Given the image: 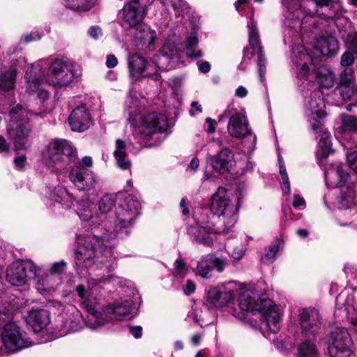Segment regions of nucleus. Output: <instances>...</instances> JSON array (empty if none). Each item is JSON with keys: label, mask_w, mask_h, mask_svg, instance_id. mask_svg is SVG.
<instances>
[{"label": "nucleus", "mask_w": 357, "mask_h": 357, "mask_svg": "<svg viewBox=\"0 0 357 357\" xmlns=\"http://www.w3.org/2000/svg\"><path fill=\"white\" fill-rule=\"evenodd\" d=\"M131 144L130 141L126 143L120 139L116 140V149L114 152V155L116 160L117 165L121 169H128L131 166V162L128 159L126 152V147Z\"/></svg>", "instance_id": "f704fd0d"}, {"label": "nucleus", "mask_w": 357, "mask_h": 357, "mask_svg": "<svg viewBox=\"0 0 357 357\" xmlns=\"http://www.w3.org/2000/svg\"><path fill=\"white\" fill-rule=\"evenodd\" d=\"M310 98L305 102V114L312 130H317L325 117L324 102L318 90H308Z\"/></svg>", "instance_id": "2eb2a0df"}, {"label": "nucleus", "mask_w": 357, "mask_h": 357, "mask_svg": "<svg viewBox=\"0 0 357 357\" xmlns=\"http://www.w3.org/2000/svg\"><path fill=\"white\" fill-rule=\"evenodd\" d=\"M139 50L151 49L156 39V32L144 23L130 31Z\"/></svg>", "instance_id": "aec40b11"}, {"label": "nucleus", "mask_w": 357, "mask_h": 357, "mask_svg": "<svg viewBox=\"0 0 357 357\" xmlns=\"http://www.w3.org/2000/svg\"><path fill=\"white\" fill-rule=\"evenodd\" d=\"M75 165H80L84 168L89 169L93 165V160L90 156H84L82 158L81 162Z\"/></svg>", "instance_id": "bf43d9fd"}, {"label": "nucleus", "mask_w": 357, "mask_h": 357, "mask_svg": "<svg viewBox=\"0 0 357 357\" xmlns=\"http://www.w3.org/2000/svg\"><path fill=\"white\" fill-rule=\"evenodd\" d=\"M295 336H280L273 340L275 348L280 352L286 353L294 347Z\"/></svg>", "instance_id": "a19ab883"}, {"label": "nucleus", "mask_w": 357, "mask_h": 357, "mask_svg": "<svg viewBox=\"0 0 357 357\" xmlns=\"http://www.w3.org/2000/svg\"><path fill=\"white\" fill-rule=\"evenodd\" d=\"M313 47L324 56H332L336 54L339 49L338 42L335 37L324 34L316 39Z\"/></svg>", "instance_id": "c85d7f7f"}, {"label": "nucleus", "mask_w": 357, "mask_h": 357, "mask_svg": "<svg viewBox=\"0 0 357 357\" xmlns=\"http://www.w3.org/2000/svg\"><path fill=\"white\" fill-rule=\"evenodd\" d=\"M357 147V143H354ZM347 160L350 168L357 174V151H352L347 155Z\"/></svg>", "instance_id": "603ef678"}, {"label": "nucleus", "mask_w": 357, "mask_h": 357, "mask_svg": "<svg viewBox=\"0 0 357 357\" xmlns=\"http://www.w3.org/2000/svg\"><path fill=\"white\" fill-rule=\"evenodd\" d=\"M69 124L73 131L84 132L91 124V116L86 105L74 109L68 118Z\"/></svg>", "instance_id": "b1692460"}, {"label": "nucleus", "mask_w": 357, "mask_h": 357, "mask_svg": "<svg viewBox=\"0 0 357 357\" xmlns=\"http://www.w3.org/2000/svg\"><path fill=\"white\" fill-rule=\"evenodd\" d=\"M239 208L238 197L234 196L226 188L219 187L210 199L211 213L222 223L215 226L206 210L199 208L194 213L195 224L188 228L191 240L204 246L211 247L216 235L227 233L235 225Z\"/></svg>", "instance_id": "f03ea898"}, {"label": "nucleus", "mask_w": 357, "mask_h": 357, "mask_svg": "<svg viewBox=\"0 0 357 357\" xmlns=\"http://www.w3.org/2000/svg\"><path fill=\"white\" fill-rule=\"evenodd\" d=\"M342 125L340 127V132L346 135L347 132L357 133V116L344 114L341 115Z\"/></svg>", "instance_id": "ea45409f"}, {"label": "nucleus", "mask_w": 357, "mask_h": 357, "mask_svg": "<svg viewBox=\"0 0 357 357\" xmlns=\"http://www.w3.org/2000/svg\"><path fill=\"white\" fill-rule=\"evenodd\" d=\"M118 64V60L116 57L113 54H109L107 56L106 66L109 68H112L116 66Z\"/></svg>", "instance_id": "e2e57ef3"}, {"label": "nucleus", "mask_w": 357, "mask_h": 357, "mask_svg": "<svg viewBox=\"0 0 357 357\" xmlns=\"http://www.w3.org/2000/svg\"><path fill=\"white\" fill-rule=\"evenodd\" d=\"M188 272V268L183 259H178L174 262L173 275L176 278H184Z\"/></svg>", "instance_id": "09e8293b"}, {"label": "nucleus", "mask_w": 357, "mask_h": 357, "mask_svg": "<svg viewBox=\"0 0 357 357\" xmlns=\"http://www.w3.org/2000/svg\"><path fill=\"white\" fill-rule=\"evenodd\" d=\"M45 196L52 203L61 204L66 208L73 203V196L61 185L47 187Z\"/></svg>", "instance_id": "cd10ccee"}, {"label": "nucleus", "mask_w": 357, "mask_h": 357, "mask_svg": "<svg viewBox=\"0 0 357 357\" xmlns=\"http://www.w3.org/2000/svg\"><path fill=\"white\" fill-rule=\"evenodd\" d=\"M230 254L234 259L238 260L243 256L244 249L243 248H234Z\"/></svg>", "instance_id": "052dcab7"}, {"label": "nucleus", "mask_w": 357, "mask_h": 357, "mask_svg": "<svg viewBox=\"0 0 357 357\" xmlns=\"http://www.w3.org/2000/svg\"><path fill=\"white\" fill-rule=\"evenodd\" d=\"M36 288L41 294L54 291L61 284L62 280L58 276H55L49 271L40 274L39 270L36 268Z\"/></svg>", "instance_id": "393cba45"}, {"label": "nucleus", "mask_w": 357, "mask_h": 357, "mask_svg": "<svg viewBox=\"0 0 357 357\" xmlns=\"http://www.w3.org/2000/svg\"><path fill=\"white\" fill-rule=\"evenodd\" d=\"M354 71L352 68H347L341 73L337 86V90L343 99H350L353 96L357 98V89L354 90Z\"/></svg>", "instance_id": "a878e982"}, {"label": "nucleus", "mask_w": 357, "mask_h": 357, "mask_svg": "<svg viewBox=\"0 0 357 357\" xmlns=\"http://www.w3.org/2000/svg\"><path fill=\"white\" fill-rule=\"evenodd\" d=\"M278 162L282 191L285 194H289L291 192V187L289 176L286 171L284 163L280 156L278 157Z\"/></svg>", "instance_id": "a18cd8bd"}, {"label": "nucleus", "mask_w": 357, "mask_h": 357, "mask_svg": "<svg viewBox=\"0 0 357 357\" xmlns=\"http://www.w3.org/2000/svg\"><path fill=\"white\" fill-rule=\"evenodd\" d=\"M89 32L90 36L94 39H97L101 35V29L98 26H91Z\"/></svg>", "instance_id": "774afa93"}, {"label": "nucleus", "mask_w": 357, "mask_h": 357, "mask_svg": "<svg viewBox=\"0 0 357 357\" xmlns=\"http://www.w3.org/2000/svg\"><path fill=\"white\" fill-rule=\"evenodd\" d=\"M10 151L9 144L3 137L0 136V153H7Z\"/></svg>", "instance_id": "0e129e2a"}, {"label": "nucleus", "mask_w": 357, "mask_h": 357, "mask_svg": "<svg viewBox=\"0 0 357 357\" xmlns=\"http://www.w3.org/2000/svg\"><path fill=\"white\" fill-rule=\"evenodd\" d=\"M291 58L295 66L298 88L306 98L308 90H317L315 81L324 88L333 86L335 74L325 66L315 68L313 60L303 45H292Z\"/></svg>", "instance_id": "39448f33"}, {"label": "nucleus", "mask_w": 357, "mask_h": 357, "mask_svg": "<svg viewBox=\"0 0 357 357\" xmlns=\"http://www.w3.org/2000/svg\"><path fill=\"white\" fill-rule=\"evenodd\" d=\"M66 6L75 11H87L93 6L92 0H65Z\"/></svg>", "instance_id": "c03bdc74"}, {"label": "nucleus", "mask_w": 357, "mask_h": 357, "mask_svg": "<svg viewBox=\"0 0 357 357\" xmlns=\"http://www.w3.org/2000/svg\"><path fill=\"white\" fill-rule=\"evenodd\" d=\"M324 176L327 185L341 188L340 204L342 207L351 208L357 204V179L345 183L349 174L344 169L342 164L332 165L326 170Z\"/></svg>", "instance_id": "0eeeda50"}, {"label": "nucleus", "mask_w": 357, "mask_h": 357, "mask_svg": "<svg viewBox=\"0 0 357 357\" xmlns=\"http://www.w3.org/2000/svg\"><path fill=\"white\" fill-rule=\"evenodd\" d=\"M249 44L252 49L255 51H259V48L262 49L261 45L257 23L253 18H250L248 23Z\"/></svg>", "instance_id": "58836bf2"}, {"label": "nucleus", "mask_w": 357, "mask_h": 357, "mask_svg": "<svg viewBox=\"0 0 357 357\" xmlns=\"http://www.w3.org/2000/svg\"><path fill=\"white\" fill-rule=\"evenodd\" d=\"M300 326L305 335L315 333L321 326V316L314 307L303 308L299 312Z\"/></svg>", "instance_id": "6ab92c4d"}, {"label": "nucleus", "mask_w": 357, "mask_h": 357, "mask_svg": "<svg viewBox=\"0 0 357 357\" xmlns=\"http://www.w3.org/2000/svg\"><path fill=\"white\" fill-rule=\"evenodd\" d=\"M36 275V266L29 261H16L6 270V280L14 286H22Z\"/></svg>", "instance_id": "f3484780"}, {"label": "nucleus", "mask_w": 357, "mask_h": 357, "mask_svg": "<svg viewBox=\"0 0 357 357\" xmlns=\"http://www.w3.org/2000/svg\"><path fill=\"white\" fill-rule=\"evenodd\" d=\"M344 305L348 320L354 331L357 333V288L348 294Z\"/></svg>", "instance_id": "72a5a7b5"}, {"label": "nucleus", "mask_w": 357, "mask_h": 357, "mask_svg": "<svg viewBox=\"0 0 357 357\" xmlns=\"http://www.w3.org/2000/svg\"><path fill=\"white\" fill-rule=\"evenodd\" d=\"M328 352L331 357H349L354 350L351 336H329Z\"/></svg>", "instance_id": "a211bd4d"}, {"label": "nucleus", "mask_w": 357, "mask_h": 357, "mask_svg": "<svg viewBox=\"0 0 357 357\" xmlns=\"http://www.w3.org/2000/svg\"><path fill=\"white\" fill-rule=\"evenodd\" d=\"M112 277V275H103L102 278H91L88 281L86 289L82 284L76 287V291L79 297L82 299L89 312L94 314L96 313V305L98 303L100 300L98 296L101 291L102 284L109 281Z\"/></svg>", "instance_id": "ddd939ff"}, {"label": "nucleus", "mask_w": 357, "mask_h": 357, "mask_svg": "<svg viewBox=\"0 0 357 357\" xmlns=\"http://www.w3.org/2000/svg\"><path fill=\"white\" fill-rule=\"evenodd\" d=\"M284 23L289 27L287 30L289 34L292 29L295 32L299 33L301 37H303L308 31H310L312 33H316L318 29H321V24H322L312 16L305 15L301 8H297L293 10L288 9L285 13Z\"/></svg>", "instance_id": "9b49d317"}, {"label": "nucleus", "mask_w": 357, "mask_h": 357, "mask_svg": "<svg viewBox=\"0 0 357 357\" xmlns=\"http://www.w3.org/2000/svg\"><path fill=\"white\" fill-rule=\"evenodd\" d=\"M50 312L43 307H33L26 317V322L36 333L40 332L50 323Z\"/></svg>", "instance_id": "4be33fe9"}, {"label": "nucleus", "mask_w": 357, "mask_h": 357, "mask_svg": "<svg viewBox=\"0 0 357 357\" xmlns=\"http://www.w3.org/2000/svg\"><path fill=\"white\" fill-rule=\"evenodd\" d=\"M68 178L78 190L83 192L94 190L99 183V178L94 172L80 165L72 167Z\"/></svg>", "instance_id": "dca6fc26"}, {"label": "nucleus", "mask_w": 357, "mask_h": 357, "mask_svg": "<svg viewBox=\"0 0 357 357\" xmlns=\"http://www.w3.org/2000/svg\"><path fill=\"white\" fill-rule=\"evenodd\" d=\"M229 312L240 320H250V316L259 318L261 325L255 320L250 321V326L258 328L261 333L267 330L274 335L277 334L280 328V317L278 308L271 299L259 300L255 293L246 289L243 291L238 299V308H229Z\"/></svg>", "instance_id": "20e7f679"}, {"label": "nucleus", "mask_w": 357, "mask_h": 357, "mask_svg": "<svg viewBox=\"0 0 357 357\" xmlns=\"http://www.w3.org/2000/svg\"><path fill=\"white\" fill-rule=\"evenodd\" d=\"M283 241L280 239H275L268 247V250L261 257V259L266 264L273 263L277 257V254L282 245Z\"/></svg>", "instance_id": "37998d69"}, {"label": "nucleus", "mask_w": 357, "mask_h": 357, "mask_svg": "<svg viewBox=\"0 0 357 357\" xmlns=\"http://www.w3.org/2000/svg\"><path fill=\"white\" fill-rule=\"evenodd\" d=\"M354 61V56L353 54L347 52L342 54L341 57V65L344 67H349L353 64Z\"/></svg>", "instance_id": "864d4df0"}, {"label": "nucleus", "mask_w": 357, "mask_h": 357, "mask_svg": "<svg viewBox=\"0 0 357 357\" xmlns=\"http://www.w3.org/2000/svg\"><path fill=\"white\" fill-rule=\"evenodd\" d=\"M82 75V69L71 59L57 56L41 59L32 64L26 71L24 79L26 91L36 93L45 101L49 98V93L42 87L45 80L54 86H67Z\"/></svg>", "instance_id": "7ed1b4c3"}, {"label": "nucleus", "mask_w": 357, "mask_h": 357, "mask_svg": "<svg viewBox=\"0 0 357 357\" xmlns=\"http://www.w3.org/2000/svg\"><path fill=\"white\" fill-rule=\"evenodd\" d=\"M172 6L176 12V15H181L183 12L186 11L189 6L184 0H171Z\"/></svg>", "instance_id": "3c124183"}, {"label": "nucleus", "mask_w": 357, "mask_h": 357, "mask_svg": "<svg viewBox=\"0 0 357 357\" xmlns=\"http://www.w3.org/2000/svg\"><path fill=\"white\" fill-rule=\"evenodd\" d=\"M153 0H130L121 10V18L129 31L144 24L149 6Z\"/></svg>", "instance_id": "f8f14e48"}, {"label": "nucleus", "mask_w": 357, "mask_h": 357, "mask_svg": "<svg viewBox=\"0 0 357 357\" xmlns=\"http://www.w3.org/2000/svg\"><path fill=\"white\" fill-rule=\"evenodd\" d=\"M133 308V302L125 300L122 302H115L112 308V313L116 319H120L129 316Z\"/></svg>", "instance_id": "c9c22d12"}, {"label": "nucleus", "mask_w": 357, "mask_h": 357, "mask_svg": "<svg viewBox=\"0 0 357 357\" xmlns=\"http://www.w3.org/2000/svg\"><path fill=\"white\" fill-rule=\"evenodd\" d=\"M231 284L229 282L227 285L222 284L211 288L207 293V301L217 307L227 304L234 296L233 289L229 287Z\"/></svg>", "instance_id": "412c9836"}, {"label": "nucleus", "mask_w": 357, "mask_h": 357, "mask_svg": "<svg viewBox=\"0 0 357 357\" xmlns=\"http://www.w3.org/2000/svg\"><path fill=\"white\" fill-rule=\"evenodd\" d=\"M0 336V355L14 353L33 345L47 343L55 340L54 336Z\"/></svg>", "instance_id": "4468645a"}, {"label": "nucleus", "mask_w": 357, "mask_h": 357, "mask_svg": "<svg viewBox=\"0 0 357 357\" xmlns=\"http://www.w3.org/2000/svg\"><path fill=\"white\" fill-rule=\"evenodd\" d=\"M198 44V39L195 33H192L189 36L186 40V54L188 57L192 59H197L202 56V52L201 50H195L196 46Z\"/></svg>", "instance_id": "79ce46f5"}, {"label": "nucleus", "mask_w": 357, "mask_h": 357, "mask_svg": "<svg viewBox=\"0 0 357 357\" xmlns=\"http://www.w3.org/2000/svg\"><path fill=\"white\" fill-rule=\"evenodd\" d=\"M211 70V65L208 61H202L199 63V70L202 73H207Z\"/></svg>", "instance_id": "338daca9"}, {"label": "nucleus", "mask_w": 357, "mask_h": 357, "mask_svg": "<svg viewBox=\"0 0 357 357\" xmlns=\"http://www.w3.org/2000/svg\"><path fill=\"white\" fill-rule=\"evenodd\" d=\"M248 95V90L243 86H239L235 91V96L238 98H243Z\"/></svg>", "instance_id": "69168bd1"}, {"label": "nucleus", "mask_w": 357, "mask_h": 357, "mask_svg": "<svg viewBox=\"0 0 357 357\" xmlns=\"http://www.w3.org/2000/svg\"><path fill=\"white\" fill-rule=\"evenodd\" d=\"M292 204L295 208L302 209L305 208V201L303 197L295 195L294 197V201Z\"/></svg>", "instance_id": "13d9d810"}, {"label": "nucleus", "mask_w": 357, "mask_h": 357, "mask_svg": "<svg viewBox=\"0 0 357 357\" xmlns=\"http://www.w3.org/2000/svg\"><path fill=\"white\" fill-rule=\"evenodd\" d=\"M140 203L133 196H126L119 203L115 211L114 229L101 233L98 227L91 231L77 234V248L75 251L76 269L95 268L109 273L116 266L112 251V240L115 237L127 236L139 215Z\"/></svg>", "instance_id": "f257e3e1"}, {"label": "nucleus", "mask_w": 357, "mask_h": 357, "mask_svg": "<svg viewBox=\"0 0 357 357\" xmlns=\"http://www.w3.org/2000/svg\"><path fill=\"white\" fill-rule=\"evenodd\" d=\"M17 70L14 67H10L0 75V88L4 91H8L14 88Z\"/></svg>", "instance_id": "e433bc0d"}, {"label": "nucleus", "mask_w": 357, "mask_h": 357, "mask_svg": "<svg viewBox=\"0 0 357 357\" xmlns=\"http://www.w3.org/2000/svg\"><path fill=\"white\" fill-rule=\"evenodd\" d=\"M41 36L36 33H31L22 37L21 41L24 40V43H29L33 40H39Z\"/></svg>", "instance_id": "680f3d73"}, {"label": "nucleus", "mask_w": 357, "mask_h": 357, "mask_svg": "<svg viewBox=\"0 0 357 357\" xmlns=\"http://www.w3.org/2000/svg\"><path fill=\"white\" fill-rule=\"evenodd\" d=\"M95 204L89 198L83 199L77 204V213L83 221H91L93 225H100L98 214L94 213Z\"/></svg>", "instance_id": "c756f323"}, {"label": "nucleus", "mask_w": 357, "mask_h": 357, "mask_svg": "<svg viewBox=\"0 0 357 357\" xmlns=\"http://www.w3.org/2000/svg\"><path fill=\"white\" fill-rule=\"evenodd\" d=\"M298 353L299 357H319L317 348L310 339H305L299 344Z\"/></svg>", "instance_id": "4c0bfd02"}, {"label": "nucleus", "mask_w": 357, "mask_h": 357, "mask_svg": "<svg viewBox=\"0 0 357 357\" xmlns=\"http://www.w3.org/2000/svg\"><path fill=\"white\" fill-rule=\"evenodd\" d=\"M345 42L349 45V47L357 51V32L349 33L345 38Z\"/></svg>", "instance_id": "5fc2aeb1"}, {"label": "nucleus", "mask_w": 357, "mask_h": 357, "mask_svg": "<svg viewBox=\"0 0 357 357\" xmlns=\"http://www.w3.org/2000/svg\"><path fill=\"white\" fill-rule=\"evenodd\" d=\"M225 265L224 259L208 255L198 261L195 273L202 278H208L211 276V271L214 268L220 273L225 269Z\"/></svg>", "instance_id": "5701e85b"}, {"label": "nucleus", "mask_w": 357, "mask_h": 357, "mask_svg": "<svg viewBox=\"0 0 357 357\" xmlns=\"http://www.w3.org/2000/svg\"><path fill=\"white\" fill-rule=\"evenodd\" d=\"M0 335H22L20 328L13 321L3 322L0 326Z\"/></svg>", "instance_id": "49530a36"}, {"label": "nucleus", "mask_w": 357, "mask_h": 357, "mask_svg": "<svg viewBox=\"0 0 357 357\" xmlns=\"http://www.w3.org/2000/svg\"><path fill=\"white\" fill-rule=\"evenodd\" d=\"M75 150L66 139H54L42 152V161L52 172H58L70 161Z\"/></svg>", "instance_id": "6e6552de"}, {"label": "nucleus", "mask_w": 357, "mask_h": 357, "mask_svg": "<svg viewBox=\"0 0 357 357\" xmlns=\"http://www.w3.org/2000/svg\"><path fill=\"white\" fill-rule=\"evenodd\" d=\"M32 114L20 105L11 109L9 112L8 133L15 151L26 149L31 146L30 116Z\"/></svg>", "instance_id": "423d86ee"}, {"label": "nucleus", "mask_w": 357, "mask_h": 357, "mask_svg": "<svg viewBox=\"0 0 357 357\" xmlns=\"http://www.w3.org/2000/svg\"><path fill=\"white\" fill-rule=\"evenodd\" d=\"M312 131L317 135L316 138L319 139L317 157L319 159L326 158L332 152L330 133L324 128L323 124L320 125L319 129Z\"/></svg>", "instance_id": "2f4dec72"}, {"label": "nucleus", "mask_w": 357, "mask_h": 357, "mask_svg": "<svg viewBox=\"0 0 357 357\" xmlns=\"http://www.w3.org/2000/svg\"><path fill=\"white\" fill-rule=\"evenodd\" d=\"M26 157L25 155L17 156L14 159L15 168L18 170H23L25 167Z\"/></svg>", "instance_id": "6e6d98bb"}, {"label": "nucleus", "mask_w": 357, "mask_h": 357, "mask_svg": "<svg viewBox=\"0 0 357 357\" xmlns=\"http://www.w3.org/2000/svg\"><path fill=\"white\" fill-rule=\"evenodd\" d=\"M222 118L229 119L227 124V132L229 135L235 138L246 137L250 140L246 144L248 149L249 151L254 150L257 137L252 133L245 116L238 112L233 105H230L220 116V119Z\"/></svg>", "instance_id": "1a4fd4ad"}, {"label": "nucleus", "mask_w": 357, "mask_h": 357, "mask_svg": "<svg viewBox=\"0 0 357 357\" xmlns=\"http://www.w3.org/2000/svg\"><path fill=\"white\" fill-rule=\"evenodd\" d=\"M128 119L135 126L136 131L144 137H149L155 133L164 132L167 128V117L158 112H149L138 116L130 111Z\"/></svg>", "instance_id": "9d476101"}, {"label": "nucleus", "mask_w": 357, "mask_h": 357, "mask_svg": "<svg viewBox=\"0 0 357 357\" xmlns=\"http://www.w3.org/2000/svg\"><path fill=\"white\" fill-rule=\"evenodd\" d=\"M66 261L62 259L59 261H56L52 264V265L48 269L47 271H49L50 273L53 274L55 276H58V278H60L61 280H62L63 275L66 273Z\"/></svg>", "instance_id": "de8ad7c7"}, {"label": "nucleus", "mask_w": 357, "mask_h": 357, "mask_svg": "<svg viewBox=\"0 0 357 357\" xmlns=\"http://www.w3.org/2000/svg\"><path fill=\"white\" fill-rule=\"evenodd\" d=\"M128 63L130 75L135 78L139 77L149 68H157L155 66L149 64L144 58L135 54L128 56Z\"/></svg>", "instance_id": "473e14b6"}, {"label": "nucleus", "mask_w": 357, "mask_h": 357, "mask_svg": "<svg viewBox=\"0 0 357 357\" xmlns=\"http://www.w3.org/2000/svg\"><path fill=\"white\" fill-rule=\"evenodd\" d=\"M233 160V153L228 149H223L217 155L211 156L209 162L215 171L224 173L229 171Z\"/></svg>", "instance_id": "7c9ffc66"}, {"label": "nucleus", "mask_w": 357, "mask_h": 357, "mask_svg": "<svg viewBox=\"0 0 357 357\" xmlns=\"http://www.w3.org/2000/svg\"><path fill=\"white\" fill-rule=\"evenodd\" d=\"M116 202V196L112 194H105L103 195L98 202V220L100 225H102V227L98 228L102 232V229L107 230L106 220L109 216L113 208L115 206Z\"/></svg>", "instance_id": "bb28decb"}, {"label": "nucleus", "mask_w": 357, "mask_h": 357, "mask_svg": "<svg viewBox=\"0 0 357 357\" xmlns=\"http://www.w3.org/2000/svg\"><path fill=\"white\" fill-rule=\"evenodd\" d=\"M257 53L259 77L260 82H264L266 73V59L263 54L261 48H259V51H257Z\"/></svg>", "instance_id": "8fccbe9b"}, {"label": "nucleus", "mask_w": 357, "mask_h": 357, "mask_svg": "<svg viewBox=\"0 0 357 357\" xmlns=\"http://www.w3.org/2000/svg\"><path fill=\"white\" fill-rule=\"evenodd\" d=\"M183 289L185 294H192L196 289V284L192 280H188L185 285L183 286Z\"/></svg>", "instance_id": "4d7b16f0"}]
</instances>
